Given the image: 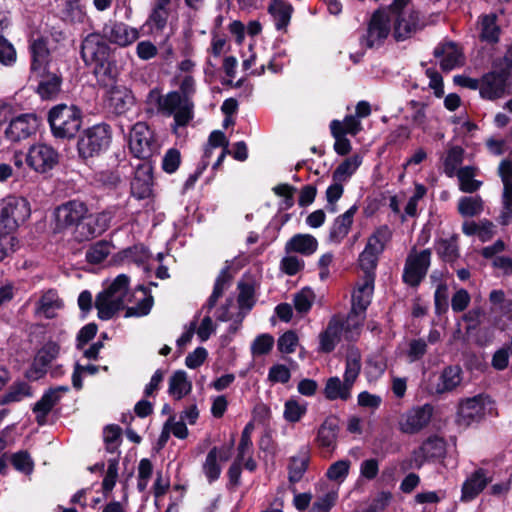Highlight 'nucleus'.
<instances>
[{
	"mask_svg": "<svg viewBox=\"0 0 512 512\" xmlns=\"http://www.w3.org/2000/svg\"><path fill=\"white\" fill-rule=\"evenodd\" d=\"M80 56L86 65H94L93 73L101 86L116 82L119 71L115 50L100 32H91L82 39Z\"/></svg>",
	"mask_w": 512,
	"mask_h": 512,
	"instance_id": "obj_1",
	"label": "nucleus"
},
{
	"mask_svg": "<svg viewBox=\"0 0 512 512\" xmlns=\"http://www.w3.org/2000/svg\"><path fill=\"white\" fill-rule=\"evenodd\" d=\"M512 87V43L503 56L493 59L491 70L482 75L480 96L494 101L502 98Z\"/></svg>",
	"mask_w": 512,
	"mask_h": 512,
	"instance_id": "obj_2",
	"label": "nucleus"
},
{
	"mask_svg": "<svg viewBox=\"0 0 512 512\" xmlns=\"http://www.w3.org/2000/svg\"><path fill=\"white\" fill-rule=\"evenodd\" d=\"M112 136V127L106 122L96 123L83 129L79 133L76 143L80 161L89 164L105 154L112 143Z\"/></svg>",
	"mask_w": 512,
	"mask_h": 512,
	"instance_id": "obj_3",
	"label": "nucleus"
},
{
	"mask_svg": "<svg viewBox=\"0 0 512 512\" xmlns=\"http://www.w3.org/2000/svg\"><path fill=\"white\" fill-rule=\"evenodd\" d=\"M47 121L53 137L71 140L78 137L83 123V111L76 105L58 104L48 111Z\"/></svg>",
	"mask_w": 512,
	"mask_h": 512,
	"instance_id": "obj_4",
	"label": "nucleus"
},
{
	"mask_svg": "<svg viewBox=\"0 0 512 512\" xmlns=\"http://www.w3.org/2000/svg\"><path fill=\"white\" fill-rule=\"evenodd\" d=\"M410 0H393L386 8L376 9L369 21L367 35L364 37L367 48L381 45L390 33L389 13L403 15V10Z\"/></svg>",
	"mask_w": 512,
	"mask_h": 512,
	"instance_id": "obj_5",
	"label": "nucleus"
},
{
	"mask_svg": "<svg viewBox=\"0 0 512 512\" xmlns=\"http://www.w3.org/2000/svg\"><path fill=\"white\" fill-rule=\"evenodd\" d=\"M31 214L30 204L24 197H8L0 202V233L13 234Z\"/></svg>",
	"mask_w": 512,
	"mask_h": 512,
	"instance_id": "obj_6",
	"label": "nucleus"
},
{
	"mask_svg": "<svg viewBox=\"0 0 512 512\" xmlns=\"http://www.w3.org/2000/svg\"><path fill=\"white\" fill-rule=\"evenodd\" d=\"M129 149L140 162L151 161V158L158 153L159 144L154 132L146 123L137 122L133 125L129 135Z\"/></svg>",
	"mask_w": 512,
	"mask_h": 512,
	"instance_id": "obj_7",
	"label": "nucleus"
},
{
	"mask_svg": "<svg viewBox=\"0 0 512 512\" xmlns=\"http://www.w3.org/2000/svg\"><path fill=\"white\" fill-rule=\"evenodd\" d=\"M492 404L493 401L490 397L483 394L462 400L457 411V425L468 428L473 424L480 423L487 413H492Z\"/></svg>",
	"mask_w": 512,
	"mask_h": 512,
	"instance_id": "obj_8",
	"label": "nucleus"
},
{
	"mask_svg": "<svg viewBox=\"0 0 512 512\" xmlns=\"http://www.w3.org/2000/svg\"><path fill=\"white\" fill-rule=\"evenodd\" d=\"M60 160L59 152L51 145L37 143L28 149L25 154V162L33 171L45 174L52 171Z\"/></svg>",
	"mask_w": 512,
	"mask_h": 512,
	"instance_id": "obj_9",
	"label": "nucleus"
},
{
	"mask_svg": "<svg viewBox=\"0 0 512 512\" xmlns=\"http://www.w3.org/2000/svg\"><path fill=\"white\" fill-rule=\"evenodd\" d=\"M112 214L100 212L96 214L85 213L74 230V237L78 242H84L100 236L110 226Z\"/></svg>",
	"mask_w": 512,
	"mask_h": 512,
	"instance_id": "obj_10",
	"label": "nucleus"
},
{
	"mask_svg": "<svg viewBox=\"0 0 512 512\" xmlns=\"http://www.w3.org/2000/svg\"><path fill=\"white\" fill-rule=\"evenodd\" d=\"M445 452L444 441L437 435H431L423 441L418 449L413 450L412 458L401 463L402 470L415 467L420 469L428 460L442 457Z\"/></svg>",
	"mask_w": 512,
	"mask_h": 512,
	"instance_id": "obj_11",
	"label": "nucleus"
},
{
	"mask_svg": "<svg viewBox=\"0 0 512 512\" xmlns=\"http://www.w3.org/2000/svg\"><path fill=\"white\" fill-rule=\"evenodd\" d=\"M40 118L35 113H21L4 130V138L10 143H19L35 135Z\"/></svg>",
	"mask_w": 512,
	"mask_h": 512,
	"instance_id": "obj_12",
	"label": "nucleus"
},
{
	"mask_svg": "<svg viewBox=\"0 0 512 512\" xmlns=\"http://www.w3.org/2000/svg\"><path fill=\"white\" fill-rule=\"evenodd\" d=\"M430 263V249H424L418 254L409 255L405 261L402 281L410 287H418L426 277Z\"/></svg>",
	"mask_w": 512,
	"mask_h": 512,
	"instance_id": "obj_13",
	"label": "nucleus"
},
{
	"mask_svg": "<svg viewBox=\"0 0 512 512\" xmlns=\"http://www.w3.org/2000/svg\"><path fill=\"white\" fill-rule=\"evenodd\" d=\"M344 331H349L347 319L342 314H334L328 321L327 326L320 332L317 352L330 354L342 340Z\"/></svg>",
	"mask_w": 512,
	"mask_h": 512,
	"instance_id": "obj_14",
	"label": "nucleus"
},
{
	"mask_svg": "<svg viewBox=\"0 0 512 512\" xmlns=\"http://www.w3.org/2000/svg\"><path fill=\"white\" fill-rule=\"evenodd\" d=\"M434 407L430 403L415 406L401 415L398 422L399 430L408 435L420 432L431 421Z\"/></svg>",
	"mask_w": 512,
	"mask_h": 512,
	"instance_id": "obj_15",
	"label": "nucleus"
},
{
	"mask_svg": "<svg viewBox=\"0 0 512 512\" xmlns=\"http://www.w3.org/2000/svg\"><path fill=\"white\" fill-rule=\"evenodd\" d=\"M88 212L87 205L78 200H70L58 206L55 209V229L62 231L65 229H76L81 218Z\"/></svg>",
	"mask_w": 512,
	"mask_h": 512,
	"instance_id": "obj_16",
	"label": "nucleus"
},
{
	"mask_svg": "<svg viewBox=\"0 0 512 512\" xmlns=\"http://www.w3.org/2000/svg\"><path fill=\"white\" fill-rule=\"evenodd\" d=\"M153 165L151 161L139 162L135 166L134 177L130 183L131 195L144 200L153 194Z\"/></svg>",
	"mask_w": 512,
	"mask_h": 512,
	"instance_id": "obj_17",
	"label": "nucleus"
},
{
	"mask_svg": "<svg viewBox=\"0 0 512 512\" xmlns=\"http://www.w3.org/2000/svg\"><path fill=\"white\" fill-rule=\"evenodd\" d=\"M108 44H116L120 47H127L139 37L137 29L128 26L120 21H108L100 32Z\"/></svg>",
	"mask_w": 512,
	"mask_h": 512,
	"instance_id": "obj_18",
	"label": "nucleus"
},
{
	"mask_svg": "<svg viewBox=\"0 0 512 512\" xmlns=\"http://www.w3.org/2000/svg\"><path fill=\"white\" fill-rule=\"evenodd\" d=\"M49 41L44 36L32 38L28 42V52L30 55V71L32 73L40 72L49 67L52 55L49 49Z\"/></svg>",
	"mask_w": 512,
	"mask_h": 512,
	"instance_id": "obj_19",
	"label": "nucleus"
},
{
	"mask_svg": "<svg viewBox=\"0 0 512 512\" xmlns=\"http://www.w3.org/2000/svg\"><path fill=\"white\" fill-rule=\"evenodd\" d=\"M340 419L335 415L325 418L319 426L315 442L317 446L327 452H333L337 448V439L340 431Z\"/></svg>",
	"mask_w": 512,
	"mask_h": 512,
	"instance_id": "obj_20",
	"label": "nucleus"
},
{
	"mask_svg": "<svg viewBox=\"0 0 512 512\" xmlns=\"http://www.w3.org/2000/svg\"><path fill=\"white\" fill-rule=\"evenodd\" d=\"M112 83L109 90L108 106L111 112L117 116L127 113L135 103V98L130 89L125 86H117Z\"/></svg>",
	"mask_w": 512,
	"mask_h": 512,
	"instance_id": "obj_21",
	"label": "nucleus"
},
{
	"mask_svg": "<svg viewBox=\"0 0 512 512\" xmlns=\"http://www.w3.org/2000/svg\"><path fill=\"white\" fill-rule=\"evenodd\" d=\"M37 73L41 79L38 82L36 93L43 100H51L56 98V96L61 91L63 82L62 75L60 73L51 72L48 70V68L42 69Z\"/></svg>",
	"mask_w": 512,
	"mask_h": 512,
	"instance_id": "obj_22",
	"label": "nucleus"
},
{
	"mask_svg": "<svg viewBox=\"0 0 512 512\" xmlns=\"http://www.w3.org/2000/svg\"><path fill=\"white\" fill-rule=\"evenodd\" d=\"M311 459L310 447L303 445L297 455L291 456L288 463V481L290 484L300 482L309 468Z\"/></svg>",
	"mask_w": 512,
	"mask_h": 512,
	"instance_id": "obj_23",
	"label": "nucleus"
},
{
	"mask_svg": "<svg viewBox=\"0 0 512 512\" xmlns=\"http://www.w3.org/2000/svg\"><path fill=\"white\" fill-rule=\"evenodd\" d=\"M257 284L252 275L245 273L237 284V303L240 310L250 312L256 304Z\"/></svg>",
	"mask_w": 512,
	"mask_h": 512,
	"instance_id": "obj_24",
	"label": "nucleus"
},
{
	"mask_svg": "<svg viewBox=\"0 0 512 512\" xmlns=\"http://www.w3.org/2000/svg\"><path fill=\"white\" fill-rule=\"evenodd\" d=\"M433 55L436 58H441L440 67L442 71L449 72L460 65L462 53L458 50L456 43L448 41L439 43L435 47Z\"/></svg>",
	"mask_w": 512,
	"mask_h": 512,
	"instance_id": "obj_25",
	"label": "nucleus"
},
{
	"mask_svg": "<svg viewBox=\"0 0 512 512\" xmlns=\"http://www.w3.org/2000/svg\"><path fill=\"white\" fill-rule=\"evenodd\" d=\"M490 479L486 477L485 470L478 468L462 485L461 500L464 502L474 500L488 485Z\"/></svg>",
	"mask_w": 512,
	"mask_h": 512,
	"instance_id": "obj_26",
	"label": "nucleus"
},
{
	"mask_svg": "<svg viewBox=\"0 0 512 512\" xmlns=\"http://www.w3.org/2000/svg\"><path fill=\"white\" fill-rule=\"evenodd\" d=\"M375 282H369L368 280H362L352 294V305L349 312L351 315H359L364 313L371 303V298L374 291Z\"/></svg>",
	"mask_w": 512,
	"mask_h": 512,
	"instance_id": "obj_27",
	"label": "nucleus"
},
{
	"mask_svg": "<svg viewBox=\"0 0 512 512\" xmlns=\"http://www.w3.org/2000/svg\"><path fill=\"white\" fill-rule=\"evenodd\" d=\"M357 210L358 207L354 204L346 212L335 218L329 231V240L331 242L340 243L348 235Z\"/></svg>",
	"mask_w": 512,
	"mask_h": 512,
	"instance_id": "obj_28",
	"label": "nucleus"
},
{
	"mask_svg": "<svg viewBox=\"0 0 512 512\" xmlns=\"http://www.w3.org/2000/svg\"><path fill=\"white\" fill-rule=\"evenodd\" d=\"M419 13L417 11H410L408 17L404 15L396 16L394 21L393 36L396 41H404L411 37L412 33L416 32L419 27Z\"/></svg>",
	"mask_w": 512,
	"mask_h": 512,
	"instance_id": "obj_29",
	"label": "nucleus"
},
{
	"mask_svg": "<svg viewBox=\"0 0 512 512\" xmlns=\"http://www.w3.org/2000/svg\"><path fill=\"white\" fill-rule=\"evenodd\" d=\"M318 248L317 239L311 234H295L285 244V252L299 253L303 256H310L316 252Z\"/></svg>",
	"mask_w": 512,
	"mask_h": 512,
	"instance_id": "obj_30",
	"label": "nucleus"
},
{
	"mask_svg": "<svg viewBox=\"0 0 512 512\" xmlns=\"http://www.w3.org/2000/svg\"><path fill=\"white\" fill-rule=\"evenodd\" d=\"M352 386L341 381L338 376L329 377L326 380L325 387L323 389V395L328 401H348L352 396Z\"/></svg>",
	"mask_w": 512,
	"mask_h": 512,
	"instance_id": "obj_31",
	"label": "nucleus"
},
{
	"mask_svg": "<svg viewBox=\"0 0 512 512\" xmlns=\"http://www.w3.org/2000/svg\"><path fill=\"white\" fill-rule=\"evenodd\" d=\"M61 399V396L54 393V390L47 389L41 398L32 407L33 413L36 414L35 420L39 426L46 424L47 416Z\"/></svg>",
	"mask_w": 512,
	"mask_h": 512,
	"instance_id": "obj_32",
	"label": "nucleus"
},
{
	"mask_svg": "<svg viewBox=\"0 0 512 512\" xmlns=\"http://www.w3.org/2000/svg\"><path fill=\"white\" fill-rule=\"evenodd\" d=\"M480 35L482 42L494 45L500 40L501 28L497 24V15L495 13L483 14L479 18Z\"/></svg>",
	"mask_w": 512,
	"mask_h": 512,
	"instance_id": "obj_33",
	"label": "nucleus"
},
{
	"mask_svg": "<svg viewBox=\"0 0 512 512\" xmlns=\"http://www.w3.org/2000/svg\"><path fill=\"white\" fill-rule=\"evenodd\" d=\"M391 238L392 231L389 226L381 225L368 237L364 250L367 252H373L375 255L380 256L384 252L386 244L391 240Z\"/></svg>",
	"mask_w": 512,
	"mask_h": 512,
	"instance_id": "obj_34",
	"label": "nucleus"
},
{
	"mask_svg": "<svg viewBox=\"0 0 512 512\" xmlns=\"http://www.w3.org/2000/svg\"><path fill=\"white\" fill-rule=\"evenodd\" d=\"M231 280L232 275L230 273V265H226L221 269L219 275L217 276L213 286V291L207 299L206 303L203 305L202 309H206L209 313L216 306L217 301L222 297L226 286L231 282Z\"/></svg>",
	"mask_w": 512,
	"mask_h": 512,
	"instance_id": "obj_35",
	"label": "nucleus"
},
{
	"mask_svg": "<svg viewBox=\"0 0 512 512\" xmlns=\"http://www.w3.org/2000/svg\"><path fill=\"white\" fill-rule=\"evenodd\" d=\"M293 6L283 0H271L268 6V13L275 19L277 30L285 29L291 20Z\"/></svg>",
	"mask_w": 512,
	"mask_h": 512,
	"instance_id": "obj_36",
	"label": "nucleus"
},
{
	"mask_svg": "<svg viewBox=\"0 0 512 512\" xmlns=\"http://www.w3.org/2000/svg\"><path fill=\"white\" fill-rule=\"evenodd\" d=\"M103 441L105 451L109 454H115L120 457L121 451L119 447L123 442L122 428L117 424H108L103 429Z\"/></svg>",
	"mask_w": 512,
	"mask_h": 512,
	"instance_id": "obj_37",
	"label": "nucleus"
},
{
	"mask_svg": "<svg viewBox=\"0 0 512 512\" xmlns=\"http://www.w3.org/2000/svg\"><path fill=\"white\" fill-rule=\"evenodd\" d=\"M192 390V384L187 379V374L184 370H177L169 379L168 393L173 396L175 400H181L184 396L189 394Z\"/></svg>",
	"mask_w": 512,
	"mask_h": 512,
	"instance_id": "obj_38",
	"label": "nucleus"
},
{
	"mask_svg": "<svg viewBox=\"0 0 512 512\" xmlns=\"http://www.w3.org/2000/svg\"><path fill=\"white\" fill-rule=\"evenodd\" d=\"M362 164V158L358 154L344 159L333 171L332 179L334 182L347 181Z\"/></svg>",
	"mask_w": 512,
	"mask_h": 512,
	"instance_id": "obj_39",
	"label": "nucleus"
},
{
	"mask_svg": "<svg viewBox=\"0 0 512 512\" xmlns=\"http://www.w3.org/2000/svg\"><path fill=\"white\" fill-rule=\"evenodd\" d=\"M484 315V312L481 308H473L466 312L462 319L464 322L467 323L466 332L468 334L472 333V331L478 329V335L475 338V343L478 346H485L487 343V340L485 337L481 336L480 334L484 333L486 334L487 329H484L483 331L479 329V325L481 322V317Z\"/></svg>",
	"mask_w": 512,
	"mask_h": 512,
	"instance_id": "obj_40",
	"label": "nucleus"
},
{
	"mask_svg": "<svg viewBox=\"0 0 512 512\" xmlns=\"http://www.w3.org/2000/svg\"><path fill=\"white\" fill-rule=\"evenodd\" d=\"M435 250L439 258L447 263H452L459 257L457 237L452 236L449 239L440 238L435 243Z\"/></svg>",
	"mask_w": 512,
	"mask_h": 512,
	"instance_id": "obj_41",
	"label": "nucleus"
},
{
	"mask_svg": "<svg viewBox=\"0 0 512 512\" xmlns=\"http://www.w3.org/2000/svg\"><path fill=\"white\" fill-rule=\"evenodd\" d=\"M332 137L335 139L333 148L339 156H346L352 150L350 140L346 137V134L341 130L340 120L334 119L329 125Z\"/></svg>",
	"mask_w": 512,
	"mask_h": 512,
	"instance_id": "obj_42",
	"label": "nucleus"
},
{
	"mask_svg": "<svg viewBox=\"0 0 512 512\" xmlns=\"http://www.w3.org/2000/svg\"><path fill=\"white\" fill-rule=\"evenodd\" d=\"M32 396L31 386L24 381L14 382L0 398V405L19 402L23 397Z\"/></svg>",
	"mask_w": 512,
	"mask_h": 512,
	"instance_id": "obj_43",
	"label": "nucleus"
},
{
	"mask_svg": "<svg viewBox=\"0 0 512 512\" xmlns=\"http://www.w3.org/2000/svg\"><path fill=\"white\" fill-rule=\"evenodd\" d=\"M359 267L363 272L362 280H368L369 282H375L376 269L379 261V256L373 252H367L363 250L359 254Z\"/></svg>",
	"mask_w": 512,
	"mask_h": 512,
	"instance_id": "obj_44",
	"label": "nucleus"
},
{
	"mask_svg": "<svg viewBox=\"0 0 512 512\" xmlns=\"http://www.w3.org/2000/svg\"><path fill=\"white\" fill-rule=\"evenodd\" d=\"M441 384H438L439 392H448L455 389L461 382V368L459 366H448L440 375Z\"/></svg>",
	"mask_w": 512,
	"mask_h": 512,
	"instance_id": "obj_45",
	"label": "nucleus"
},
{
	"mask_svg": "<svg viewBox=\"0 0 512 512\" xmlns=\"http://www.w3.org/2000/svg\"><path fill=\"white\" fill-rule=\"evenodd\" d=\"M149 256H150L149 249L141 244V245H134L132 247H128V248L118 252L114 256V258H115V262L129 259L132 262L140 265V264H143L146 260H148Z\"/></svg>",
	"mask_w": 512,
	"mask_h": 512,
	"instance_id": "obj_46",
	"label": "nucleus"
},
{
	"mask_svg": "<svg viewBox=\"0 0 512 512\" xmlns=\"http://www.w3.org/2000/svg\"><path fill=\"white\" fill-rule=\"evenodd\" d=\"M61 307V302L57 294L53 290H49L41 296L37 302V312L42 313L45 318L52 319L55 317L54 310Z\"/></svg>",
	"mask_w": 512,
	"mask_h": 512,
	"instance_id": "obj_47",
	"label": "nucleus"
},
{
	"mask_svg": "<svg viewBox=\"0 0 512 512\" xmlns=\"http://www.w3.org/2000/svg\"><path fill=\"white\" fill-rule=\"evenodd\" d=\"M221 466L218 463V447H212L203 464V472L209 483H213L219 479L221 475Z\"/></svg>",
	"mask_w": 512,
	"mask_h": 512,
	"instance_id": "obj_48",
	"label": "nucleus"
},
{
	"mask_svg": "<svg viewBox=\"0 0 512 512\" xmlns=\"http://www.w3.org/2000/svg\"><path fill=\"white\" fill-rule=\"evenodd\" d=\"M184 103L178 91H170L165 96L159 95L157 98L158 110L166 115H172Z\"/></svg>",
	"mask_w": 512,
	"mask_h": 512,
	"instance_id": "obj_49",
	"label": "nucleus"
},
{
	"mask_svg": "<svg viewBox=\"0 0 512 512\" xmlns=\"http://www.w3.org/2000/svg\"><path fill=\"white\" fill-rule=\"evenodd\" d=\"M512 221V182H506L503 185L502 210L498 216V222L502 226H507Z\"/></svg>",
	"mask_w": 512,
	"mask_h": 512,
	"instance_id": "obj_50",
	"label": "nucleus"
},
{
	"mask_svg": "<svg viewBox=\"0 0 512 512\" xmlns=\"http://www.w3.org/2000/svg\"><path fill=\"white\" fill-rule=\"evenodd\" d=\"M111 243L106 240H100L94 243L86 251V261L90 264H100L110 254Z\"/></svg>",
	"mask_w": 512,
	"mask_h": 512,
	"instance_id": "obj_51",
	"label": "nucleus"
},
{
	"mask_svg": "<svg viewBox=\"0 0 512 512\" xmlns=\"http://www.w3.org/2000/svg\"><path fill=\"white\" fill-rule=\"evenodd\" d=\"M464 149L461 146L451 147L444 159V173L448 177H453L456 174L457 168L462 164L464 159Z\"/></svg>",
	"mask_w": 512,
	"mask_h": 512,
	"instance_id": "obj_52",
	"label": "nucleus"
},
{
	"mask_svg": "<svg viewBox=\"0 0 512 512\" xmlns=\"http://www.w3.org/2000/svg\"><path fill=\"white\" fill-rule=\"evenodd\" d=\"M307 413V403H299L296 399H289L284 404V419L289 423L299 422Z\"/></svg>",
	"mask_w": 512,
	"mask_h": 512,
	"instance_id": "obj_53",
	"label": "nucleus"
},
{
	"mask_svg": "<svg viewBox=\"0 0 512 512\" xmlns=\"http://www.w3.org/2000/svg\"><path fill=\"white\" fill-rule=\"evenodd\" d=\"M315 294L311 288L306 287L297 292L293 298L295 310L300 314L308 313L313 305Z\"/></svg>",
	"mask_w": 512,
	"mask_h": 512,
	"instance_id": "obj_54",
	"label": "nucleus"
},
{
	"mask_svg": "<svg viewBox=\"0 0 512 512\" xmlns=\"http://www.w3.org/2000/svg\"><path fill=\"white\" fill-rule=\"evenodd\" d=\"M482 200L477 197H462L458 202V212L464 217H473L481 213Z\"/></svg>",
	"mask_w": 512,
	"mask_h": 512,
	"instance_id": "obj_55",
	"label": "nucleus"
},
{
	"mask_svg": "<svg viewBox=\"0 0 512 512\" xmlns=\"http://www.w3.org/2000/svg\"><path fill=\"white\" fill-rule=\"evenodd\" d=\"M12 466L19 472L24 474H30L34 468V462L26 450H20L13 453L10 458Z\"/></svg>",
	"mask_w": 512,
	"mask_h": 512,
	"instance_id": "obj_56",
	"label": "nucleus"
},
{
	"mask_svg": "<svg viewBox=\"0 0 512 512\" xmlns=\"http://www.w3.org/2000/svg\"><path fill=\"white\" fill-rule=\"evenodd\" d=\"M60 353V345L52 340L47 341L36 353L35 357L40 364L49 366Z\"/></svg>",
	"mask_w": 512,
	"mask_h": 512,
	"instance_id": "obj_57",
	"label": "nucleus"
},
{
	"mask_svg": "<svg viewBox=\"0 0 512 512\" xmlns=\"http://www.w3.org/2000/svg\"><path fill=\"white\" fill-rule=\"evenodd\" d=\"M351 462L348 459H341L329 466L326 477L331 481H343L350 469Z\"/></svg>",
	"mask_w": 512,
	"mask_h": 512,
	"instance_id": "obj_58",
	"label": "nucleus"
},
{
	"mask_svg": "<svg viewBox=\"0 0 512 512\" xmlns=\"http://www.w3.org/2000/svg\"><path fill=\"white\" fill-rule=\"evenodd\" d=\"M17 60V52L13 44L0 35V63L4 66H13Z\"/></svg>",
	"mask_w": 512,
	"mask_h": 512,
	"instance_id": "obj_59",
	"label": "nucleus"
},
{
	"mask_svg": "<svg viewBox=\"0 0 512 512\" xmlns=\"http://www.w3.org/2000/svg\"><path fill=\"white\" fill-rule=\"evenodd\" d=\"M299 338L294 330L284 332L277 341V348L281 353L291 354L296 351Z\"/></svg>",
	"mask_w": 512,
	"mask_h": 512,
	"instance_id": "obj_60",
	"label": "nucleus"
},
{
	"mask_svg": "<svg viewBox=\"0 0 512 512\" xmlns=\"http://www.w3.org/2000/svg\"><path fill=\"white\" fill-rule=\"evenodd\" d=\"M274 345V338L270 334H260L258 335L252 345H251V353L254 356H261L268 354Z\"/></svg>",
	"mask_w": 512,
	"mask_h": 512,
	"instance_id": "obj_61",
	"label": "nucleus"
},
{
	"mask_svg": "<svg viewBox=\"0 0 512 512\" xmlns=\"http://www.w3.org/2000/svg\"><path fill=\"white\" fill-rule=\"evenodd\" d=\"M181 164V153L177 148H170L162 159V170L167 174L175 173Z\"/></svg>",
	"mask_w": 512,
	"mask_h": 512,
	"instance_id": "obj_62",
	"label": "nucleus"
},
{
	"mask_svg": "<svg viewBox=\"0 0 512 512\" xmlns=\"http://www.w3.org/2000/svg\"><path fill=\"white\" fill-rule=\"evenodd\" d=\"M194 103L193 101H189L187 103H183L174 113V123L178 127H185L189 124V122L193 119Z\"/></svg>",
	"mask_w": 512,
	"mask_h": 512,
	"instance_id": "obj_63",
	"label": "nucleus"
},
{
	"mask_svg": "<svg viewBox=\"0 0 512 512\" xmlns=\"http://www.w3.org/2000/svg\"><path fill=\"white\" fill-rule=\"evenodd\" d=\"M337 498L336 492H328L312 504L309 512H329L336 504Z\"/></svg>",
	"mask_w": 512,
	"mask_h": 512,
	"instance_id": "obj_64",
	"label": "nucleus"
}]
</instances>
